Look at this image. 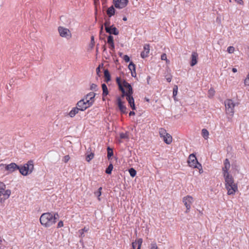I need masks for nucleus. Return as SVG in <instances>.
<instances>
[{
    "label": "nucleus",
    "instance_id": "412c9836",
    "mask_svg": "<svg viewBox=\"0 0 249 249\" xmlns=\"http://www.w3.org/2000/svg\"><path fill=\"white\" fill-rule=\"evenodd\" d=\"M104 74L105 77V82L108 83L111 80V75L109 71L107 69H104Z\"/></svg>",
    "mask_w": 249,
    "mask_h": 249
},
{
    "label": "nucleus",
    "instance_id": "603ef678",
    "mask_svg": "<svg viewBox=\"0 0 249 249\" xmlns=\"http://www.w3.org/2000/svg\"><path fill=\"white\" fill-rule=\"evenodd\" d=\"M96 73H97V75L99 76V77H100L101 75H100V72H101V71H100V67H98L96 69Z\"/></svg>",
    "mask_w": 249,
    "mask_h": 249
},
{
    "label": "nucleus",
    "instance_id": "2eb2a0df",
    "mask_svg": "<svg viewBox=\"0 0 249 249\" xmlns=\"http://www.w3.org/2000/svg\"><path fill=\"white\" fill-rule=\"evenodd\" d=\"M142 243V238H139L137 240L133 242L132 243V249H141Z\"/></svg>",
    "mask_w": 249,
    "mask_h": 249
},
{
    "label": "nucleus",
    "instance_id": "58836bf2",
    "mask_svg": "<svg viewBox=\"0 0 249 249\" xmlns=\"http://www.w3.org/2000/svg\"><path fill=\"white\" fill-rule=\"evenodd\" d=\"M178 88L177 86H175L173 88V97L174 98V100H176V96H177L178 94Z\"/></svg>",
    "mask_w": 249,
    "mask_h": 249
},
{
    "label": "nucleus",
    "instance_id": "bb28decb",
    "mask_svg": "<svg viewBox=\"0 0 249 249\" xmlns=\"http://www.w3.org/2000/svg\"><path fill=\"white\" fill-rule=\"evenodd\" d=\"M102 88L103 90L102 95L105 97L108 94V89L106 84L103 83L102 84Z\"/></svg>",
    "mask_w": 249,
    "mask_h": 249
},
{
    "label": "nucleus",
    "instance_id": "a19ab883",
    "mask_svg": "<svg viewBox=\"0 0 249 249\" xmlns=\"http://www.w3.org/2000/svg\"><path fill=\"white\" fill-rule=\"evenodd\" d=\"M6 188V185L5 184L0 181V194H2V192L4 191Z\"/></svg>",
    "mask_w": 249,
    "mask_h": 249
},
{
    "label": "nucleus",
    "instance_id": "3c124183",
    "mask_svg": "<svg viewBox=\"0 0 249 249\" xmlns=\"http://www.w3.org/2000/svg\"><path fill=\"white\" fill-rule=\"evenodd\" d=\"M70 159V156L69 155H66L63 157L62 161L65 163H67L69 160Z\"/></svg>",
    "mask_w": 249,
    "mask_h": 249
},
{
    "label": "nucleus",
    "instance_id": "de8ad7c7",
    "mask_svg": "<svg viewBox=\"0 0 249 249\" xmlns=\"http://www.w3.org/2000/svg\"><path fill=\"white\" fill-rule=\"evenodd\" d=\"M123 58L125 62H126V63L129 62H130V57H129V56L128 55H124V56H123Z\"/></svg>",
    "mask_w": 249,
    "mask_h": 249
},
{
    "label": "nucleus",
    "instance_id": "1a4fd4ad",
    "mask_svg": "<svg viewBox=\"0 0 249 249\" xmlns=\"http://www.w3.org/2000/svg\"><path fill=\"white\" fill-rule=\"evenodd\" d=\"M124 102L122 101L121 97H118L117 98V104L122 114H126V107L124 105Z\"/></svg>",
    "mask_w": 249,
    "mask_h": 249
},
{
    "label": "nucleus",
    "instance_id": "20e7f679",
    "mask_svg": "<svg viewBox=\"0 0 249 249\" xmlns=\"http://www.w3.org/2000/svg\"><path fill=\"white\" fill-rule=\"evenodd\" d=\"M188 162L189 166L191 167L197 169H199V167L201 168V164L198 161L194 153L190 155Z\"/></svg>",
    "mask_w": 249,
    "mask_h": 249
},
{
    "label": "nucleus",
    "instance_id": "69168bd1",
    "mask_svg": "<svg viewBox=\"0 0 249 249\" xmlns=\"http://www.w3.org/2000/svg\"><path fill=\"white\" fill-rule=\"evenodd\" d=\"M172 78L171 77H168L166 78V80L168 82H170L171 81Z\"/></svg>",
    "mask_w": 249,
    "mask_h": 249
},
{
    "label": "nucleus",
    "instance_id": "f3484780",
    "mask_svg": "<svg viewBox=\"0 0 249 249\" xmlns=\"http://www.w3.org/2000/svg\"><path fill=\"white\" fill-rule=\"evenodd\" d=\"M126 100L127 101L128 104L131 107V108L133 110H136V107H135V102H134V99L132 95H131L130 96H128V98H126Z\"/></svg>",
    "mask_w": 249,
    "mask_h": 249
},
{
    "label": "nucleus",
    "instance_id": "680f3d73",
    "mask_svg": "<svg viewBox=\"0 0 249 249\" xmlns=\"http://www.w3.org/2000/svg\"><path fill=\"white\" fill-rule=\"evenodd\" d=\"M102 49H103V51L105 52L107 50V48H106V44H105L104 45H103L102 46Z\"/></svg>",
    "mask_w": 249,
    "mask_h": 249
},
{
    "label": "nucleus",
    "instance_id": "49530a36",
    "mask_svg": "<svg viewBox=\"0 0 249 249\" xmlns=\"http://www.w3.org/2000/svg\"><path fill=\"white\" fill-rule=\"evenodd\" d=\"M234 48L233 47V46H229L227 48V52L229 53H232L234 52Z\"/></svg>",
    "mask_w": 249,
    "mask_h": 249
},
{
    "label": "nucleus",
    "instance_id": "b1692460",
    "mask_svg": "<svg viewBox=\"0 0 249 249\" xmlns=\"http://www.w3.org/2000/svg\"><path fill=\"white\" fill-rule=\"evenodd\" d=\"M226 112L228 115L231 116V117H228V120L231 121V117L233 116L234 113V108H232V107L230 108L229 107L226 109Z\"/></svg>",
    "mask_w": 249,
    "mask_h": 249
},
{
    "label": "nucleus",
    "instance_id": "aec40b11",
    "mask_svg": "<svg viewBox=\"0 0 249 249\" xmlns=\"http://www.w3.org/2000/svg\"><path fill=\"white\" fill-rule=\"evenodd\" d=\"M236 104L233 102L231 99H227L225 101V106L226 109L229 107L234 108Z\"/></svg>",
    "mask_w": 249,
    "mask_h": 249
},
{
    "label": "nucleus",
    "instance_id": "f704fd0d",
    "mask_svg": "<svg viewBox=\"0 0 249 249\" xmlns=\"http://www.w3.org/2000/svg\"><path fill=\"white\" fill-rule=\"evenodd\" d=\"M159 133L160 137L161 138H163L164 136H165V135H167V133L165 129L163 128H160L159 130Z\"/></svg>",
    "mask_w": 249,
    "mask_h": 249
},
{
    "label": "nucleus",
    "instance_id": "f8f14e48",
    "mask_svg": "<svg viewBox=\"0 0 249 249\" xmlns=\"http://www.w3.org/2000/svg\"><path fill=\"white\" fill-rule=\"evenodd\" d=\"M150 51V46L149 44H145L143 46V51L141 53V56L142 58H145L148 56Z\"/></svg>",
    "mask_w": 249,
    "mask_h": 249
},
{
    "label": "nucleus",
    "instance_id": "cd10ccee",
    "mask_svg": "<svg viewBox=\"0 0 249 249\" xmlns=\"http://www.w3.org/2000/svg\"><path fill=\"white\" fill-rule=\"evenodd\" d=\"M107 157L108 160H110L111 157L113 155V149L109 146L107 147Z\"/></svg>",
    "mask_w": 249,
    "mask_h": 249
},
{
    "label": "nucleus",
    "instance_id": "c85d7f7f",
    "mask_svg": "<svg viewBox=\"0 0 249 249\" xmlns=\"http://www.w3.org/2000/svg\"><path fill=\"white\" fill-rule=\"evenodd\" d=\"M202 136L204 138L205 140H207L209 138V131L205 128H203L202 129Z\"/></svg>",
    "mask_w": 249,
    "mask_h": 249
},
{
    "label": "nucleus",
    "instance_id": "ea45409f",
    "mask_svg": "<svg viewBox=\"0 0 249 249\" xmlns=\"http://www.w3.org/2000/svg\"><path fill=\"white\" fill-rule=\"evenodd\" d=\"M94 157V153H90V154L86 156V160L88 162H89Z\"/></svg>",
    "mask_w": 249,
    "mask_h": 249
},
{
    "label": "nucleus",
    "instance_id": "6ab92c4d",
    "mask_svg": "<svg viewBox=\"0 0 249 249\" xmlns=\"http://www.w3.org/2000/svg\"><path fill=\"white\" fill-rule=\"evenodd\" d=\"M123 84L124 87L128 89L127 92H128L129 94L132 95L133 93V90L131 85L124 80L123 81Z\"/></svg>",
    "mask_w": 249,
    "mask_h": 249
},
{
    "label": "nucleus",
    "instance_id": "423d86ee",
    "mask_svg": "<svg viewBox=\"0 0 249 249\" xmlns=\"http://www.w3.org/2000/svg\"><path fill=\"white\" fill-rule=\"evenodd\" d=\"M58 31L61 37H65L67 39L71 38V32L67 28L59 26L58 28Z\"/></svg>",
    "mask_w": 249,
    "mask_h": 249
},
{
    "label": "nucleus",
    "instance_id": "2f4dec72",
    "mask_svg": "<svg viewBox=\"0 0 249 249\" xmlns=\"http://www.w3.org/2000/svg\"><path fill=\"white\" fill-rule=\"evenodd\" d=\"M119 90L122 92V98H124V96L126 97V98H128V96H130L131 94H129V93L128 92H126L124 89V87H121L119 89Z\"/></svg>",
    "mask_w": 249,
    "mask_h": 249
},
{
    "label": "nucleus",
    "instance_id": "4c0bfd02",
    "mask_svg": "<svg viewBox=\"0 0 249 249\" xmlns=\"http://www.w3.org/2000/svg\"><path fill=\"white\" fill-rule=\"evenodd\" d=\"M102 190V188L101 187H100L98 190L94 193L95 195L98 197V200H100V196H101L102 193L101 191Z\"/></svg>",
    "mask_w": 249,
    "mask_h": 249
},
{
    "label": "nucleus",
    "instance_id": "e2e57ef3",
    "mask_svg": "<svg viewBox=\"0 0 249 249\" xmlns=\"http://www.w3.org/2000/svg\"><path fill=\"white\" fill-rule=\"evenodd\" d=\"M103 30V25H102L100 28V35L102 34Z\"/></svg>",
    "mask_w": 249,
    "mask_h": 249
},
{
    "label": "nucleus",
    "instance_id": "4468645a",
    "mask_svg": "<svg viewBox=\"0 0 249 249\" xmlns=\"http://www.w3.org/2000/svg\"><path fill=\"white\" fill-rule=\"evenodd\" d=\"M190 66L193 67L197 63L198 54L196 52H193L191 55Z\"/></svg>",
    "mask_w": 249,
    "mask_h": 249
},
{
    "label": "nucleus",
    "instance_id": "79ce46f5",
    "mask_svg": "<svg viewBox=\"0 0 249 249\" xmlns=\"http://www.w3.org/2000/svg\"><path fill=\"white\" fill-rule=\"evenodd\" d=\"M110 18L108 17L107 18L105 19V22L104 23L105 28L106 27H109L110 26H111L110 25Z\"/></svg>",
    "mask_w": 249,
    "mask_h": 249
},
{
    "label": "nucleus",
    "instance_id": "4be33fe9",
    "mask_svg": "<svg viewBox=\"0 0 249 249\" xmlns=\"http://www.w3.org/2000/svg\"><path fill=\"white\" fill-rule=\"evenodd\" d=\"M79 111H80V110L77 106L74 107L69 113V115L70 117L73 118L78 113Z\"/></svg>",
    "mask_w": 249,
    "mask_h": 249
},
{
    "label": "nucleus",
    "instance_id": "864d4df0",
    "mask_svg": "<svg viewBox=\"0 0 249 249\" xmlns=\"http://www.w3.org/2000/svg\"><path fill=\"white\" fill-rule=\"evenodd\" d=\"M5 164H0V171L5 170Z\"/></svg>",
    "mask_w": 249,
    "mask_h": 249
},
{
    "label": "nucleus",
    "instance_id": "13d9d810",
    "mask_svg": "<svg viewBox=\"0 0 249 249\" xmlns=\"http://www.w3.org/2000/svg\"><path fill=\"white\" fill-rule=\"evenodd\" d=\"M161 60H166V54L165 53H163L161 55Z\"/></svg>",
    "mask_w": 249,
    "mask_h": 249
},
{
    "label": "nucleus",
    "instance_id": "f257e3e1",
    "mask_svg": "<svg viewBox=\"0 0 249 249\" xmlns=\"http://www.w3.org/2000/svg\"><path fill=\"white\" fill-rule=\"evenodd\" d=\"M59 215L57 213H45L41 214L39 220L41 224L45 228H49L54 224L58 219Z\"/></svg>",
    "mask_w": 249,
    "mask_h": 249
},
{
    "label": "nucleus",
    "instance_id": "c03bdc74",
    "mask_svg": "<svg viewBox=\"0 0 249 249\" xmlns=\"http://www.w3.org/2000/svg\"><path fill=\"white\" fill-rule=\"evenodd\" d=\"M150 249H159L156 242H153L151 243L150 245Z\"/></svg>",
    "mask_w": 249,
    "mask_h": 249
},
{
    "label": "nucleus",
    "instance_id": "6e6d98bb",
    "mask_svg": "<svg viewBox=\"0 0 249 249\" xmlns=\"http://www.w3.org/2000/svg\"><path fill=\"white\" fill-rule=\"evenodd\" d=\"M97 3H99V0H94V4H95V14H97Z\"/></svg>",
    "mask_w": 249,
    "mask_h": 249
},
{
    "label": "nucleus",
    "instance_id": "338daca9",
    "mask_svg": "<svg viewBox=\"0 0 249 249\" xmlns=\"http://www.w3.org/2000/svg\"><path fill=\"white\" fill-rule=\"evenodd\" d=\"M144 101H145L146 102H149L150 101V100L149 99H148V98L147 97H145L144 99Z\"/></svg>",
    "mask_w": 249,
    "mask_h": 249
},
{
    "label": "nucleus",
    "instance_id": "5701e85b",
    "mask_svg": "<svg viewBox=\"0 0 249 249\" xmlns=\"http://www.w3.org/2000/svg\"><path fill=\"white\" fill-rule=\"evenodd\" d=\"M116 10L115 9L114 6L113 5L109 7L107 11V14L109 17V18H111L112 16H114L115 14Z\"/></svg>",
    "mask_w": 249,
    "mask_h": 249
},
{
    "label": "nucleus",
    "instance_id": "0eeeda50",
    "mask_svg": "<svg viewBox=\"0 0 249 249\" xmlns=\"http://www.w3.org/2000/svg\"><path fill=\"white\" fill-rule=\"evenodd\" d=\"M193 201V198L190 196H187L183 197V202L184 203V205L186 208V213H187L190 210Z\"/></svg>",
    "mask_w": 249,
    "mask_h": 249
},
{
    "label": "nucleus",
    "instance_id": "a18cd8bd",
    "mask_svg": "<svg viewBox=\"0 0 249 249\" xmlns=\"http://www.w3.org/2000/svg\"><path fill=\"white\" fill-rule=\"evenodd\" d=\"M90 89L91 90L97 91V85L95 84H92L90 85Z\"/></svg>",
    "mask_w": 249,
    "mask_h": 249
},
{
    "label": "nucleus",
    "instance_id": "09e8293b",
    "mask_svg": "<svg viewBox=\"0 0 249 249\" xmlns=\"http://www.w3.org/2000/svg\"><path fill=\"white\" fill-rule=\"evenodd\" d=\"M95 42H94V36H91V40H90V47L91 48H92L94 45Z\"/></svg>",
    "mask_w": 249,
    "mask_h": 249
},
{
    "label": "nucleus",
    "instance_id": "dca6fc26",
    "mask_svg": "<svg viewBox=\"0 0 249 249\" xmlns=\"http://www.w3.org/2000/svg\"><path fill=\"white\" fill-rule=\"evenodd\" d=\"M107 42L108 44L109 48L111 50L114 51L115 49V45L114 42L113 37L112 36L109 35L107 36Z\"/></svg>",
    "mask_w": 249,
    "mask_h": 249
},
{
    "label": "nucleus",
    "instance_id": "a211bd4d",
    "mask_svg": "<svg viewBox=\"0 0 249 249\" xmlns=\"http://www.w3.org/2000/svg\"><path fill=\"white\" fill-rule=\"evenodd\" d=\"M96 95V93L93 92H90L84 96V99L87 100L88 101H91L92 105L94 102V98Z\"/></svg>",
    "mask_w": 249,
    "mask_h": 249
},
{
    "label": "nucleus",
    "instance_id": "8fccbe9b",
    "mask_svg": "<svg viewBox=\"0 0 249 249\" xmlns=\"http://www.w3.org/2000/svg\"><path fill=\"white\" fill-rule=\"evenodd\" d=\"M244 84L246 86H249V72L248 73L246 78L244 80Z\"/></svg>",
    "mask_w": 249,
    "mask_h": 249
},
{
    "label": "nucleus",
    "instance_id": "393cba45",
    "mask_svg": "<svg viewBox=\"0 0 249 249\" xmlns=\"http://www.w3.org/2000/svg\"><path fill=\"white\" fill-rule=\"evenodd\" d=\"M163 140L165 143L169 144L172 142V137L169 134H167V135H165V136L163 137Z\"/></svg>",
    "mask_w": 249,
    "mask_h": 249
},
{
    "label": "nucleus",
    "instance_id": "052dcab7",
    "mask_svg": "<svg viewBox=\"0 0 249 249\" xmlns=\"http://www.w3.org/2000/svg\"><path fill=\"white\" fill-rule=\"evenodd\" d=\"M135 115V112L133 110L130 111V112L129 113V115L130 116Z\"/></svg>",
    "mask_w": 249,
    "mask_h": 249
},
{
    "label": "nucleus",
    "instance_id": "f03ea898",
    "mask_svg": "<svg viewBox=\"0 0 249 249\" xmlns=\"http://www.w3.org/2000/svg\"><path fill=\"white\" fill-rule=\"evenodd\" d=\"M225 181V187L228 191V195H234L238 190L237 184L234 183V179L232 176L229 173L223 174Z\"/></svg>",
    "mask_w": 249,
    "mask_h": 249
},
{
    "label": "nucleus",
    "instance_id": "c9c22d12",
    "mask_svg": "<svg viewBox=\"0 0 249 249\" xmlns=\"http://www.w3.org/2000/svg\"><path fill=\"white\" fill-rule=\"evenodd\" d=\"M120 137L121 139H129L128 132H126L125 133H121L120 134Z\"/></svg>",
    "mask_w": 249,
    "mask_h": 249
},
{
    "label": "nucleus",
    "instance_id": "7c9ffc66",
    "mask_svg": "<svg viewBox=\"0 0 249 249\" xmlns=\"http://www.w3.org/2000/svg\"><path fill=\"white\" fill-rule=\"evenodd\" d=\"M113 168V165L112 163H110L107 167L106 168L105 170V173L107 174L110 175L112 173V171Z\"/></svg>",
    "mask_w": 249,
    "mask_h": 249
},
{
    "label": "nucleus",
    "instance_id": "37998d69",
    "mask_svg": "<svg viewBox=\"0 0 249 249\" xmlns=\"http://www.w3.org/2000/svg\"><path fill=\"white\" fill-rule=\"evenodd\" d=\"M116 83H117V85H118L119 89L121 87H123L122 85V84H121V78H120V77H117L116 79Z\"/></svg>",
    "mask_w": 249,
    "mask_h": 249
},
{
    "label": "nucleus",
    "instance_id": "9b49d317",
    "mask_svg": "<svg viewBox=\"0 0 249 249\" xmlns=\"http://www.w3.org/2000/svg\"><path fill=\"white\" fill-rule=\"evenodd\" d=\"M106 31L107 33L109 34L110 35H118L119 33L117 28L115 27L113 25H111L109 27H106Z\"/></svg>",
    "mask_w": 249,
    "mask_h": 249
},
{
    "label": "nucleus",
    "instance_id": "4d7b16f0",
    "mask_svg": "<svg viewBox=\"0 0 249 249\" xmlns=\"http://www.w3.org/2000/svg\"><path fill=\"white\" fill-rule=\"evenodd\" d=\"M214 90H213V89H211L209 90V93L210 95H212V96H213V94H214Z\"/></svg>",
    "mask_w": 249,
    "mask_h": 249
},
{
    "label": "nucleus",
    "instance_id": "5fc2aeb1",
    "mask_svg": "<svg viewBox=\"0 0 249 249\" xmlns=\"http://www.w3.org/2000/svg\"><path fill=\"white\" fill-rule=\"evenodd\" d=\"M63 226V222L62 221H60L57 224V228H59L62 227Z\"/></svg>",
    "mask_w": 249,
    "mask_h": 249
},
{
    "label": "nucleus",
    "instance_id": "39448f33",
    "mask_svg": "<svg viewBox=\"0 0 249 249\" xmlns=\"http://www.w3.org/2000/svg\"><path fill=\"white\" fill-rule=\"evenodd\" d=\"M92 105V103L91 101H88L84 98L79 101L76 104V106L80 111H82L85 110L86 109L90 107Z\"/></svg>",
    "mask_w": 249,
    "mask_h": 249
},
{
    "label": "nucleus",
    "instance_id": "ddd939ff",
    "mask_svg": "<svg viewBox=\"0 0 249 249\" xmlns=\"http://www.w3.org/2000/svg\"><path fill=\"white\" fill-rule=\"evenodd\" d=\"M231 164L229 160L226 159L224 161V167H222L223 174L229 173V170L230 168Z\"/></svg>",
    "mask_w": 249,
    "mask_h": 249
},
{
    "label": "nucleus",
    "instance_id": "72a5a7b5",
    "mask_svg": "<svg viewBox=\"0 0 249 249\" xmlns=\"http://www.w3.org/2000/svg\"><path fill=\"white\" fill-rule=\"evenodd\" d=\"M89 229L86 227H84V228L80 230L79 231V232L80 233V237L83 238L85 236L84 232H87L88 231Z\"/></svg>",
    "mask_w": 249,
    "mask_h": 249
},
{
    "label": "nucleus",
    "instance_id": "c756f323",
    "mask_svg": "<svg viewBox=\"0 0 249 249\" xmlns=\"http://www.w3.org/2000/svg\"><path fill=\"white\" fill-rule=\"evenodd\" d=\"M11 195V190L9 189H7L5 190L2 192V195L3 196V199L6 200Z\"/></svg>",
    "mask_w": 249,
    "mask_h": 249
},
{
    "label": "nucleus",
    "instance_id": "0e129e2a",
    "mask_svg": "<svg viewBox=\"0 0 249 249\" xmlns=\"http://www.w3.org/2000/svg\"><path fill=\"white\" fill-rule=\"evenodd\" d=\"M232 71L233 72L235 73V72H236L237 71V70L235 68H232Z\"/></svg>",
    "mask_w": 249,
    "mask_h": 249
},
{
    "label": "nucleus",
    "instance_id": "a878e982",
    "mask_svg": "<svg viewBox=\"0 0 249 249\" xmlns=\"http://www.w3.org/2000/svg\"><path fill=\"white\" fill-rule=\"evenodd\" d=\"M132 66V71H131V76L133 77H136V65L132 61H130L129 63V67Z\"/></svg>",
    "mask_w": 249,
    "mask_h": 249
},
{
    "label": "nucleus",
    "instance_id": "e433bc0d",
    "mask_svg": "<svg viewBox=\"0 0 249 249\" xmlns=\"http://www.w3.org/2000/svg\"><path fill=\"white\" fill-rule=\"evenodd\" d=\"M128 171H129V174L131 177L134 178V177L136 176L137 172L134 168H130L128 170Z\"/></svg>",
    "mask_w": 249,
    "mask_h": 249
},
{
    "label": "nucleus",
    "instance_id": "473e14b6",
    "mask_svg": "<svg viewBox=\"0 0 249 249\" xmlns=\"http://www.w3.org/2000/svg\"><path fill=\"white\" fill-rule=\"evenodd\" d=\"M119 90L122 92V98H124V96L126 97V98H128V96H130L131 94H129V93L128 92H126L124 89V87H121L119 89Z\"/></svg>",
    "mask_w": 249,
    "mask_h": 249
},
{
    "label": "nucleus",
    "instance_id": "774afa93",
    "mask_svg": "<svg viewBox=\"0 0 249 249\" xmlns=\"http://www.w3.org/2000/svg\"><path fill=\"white\" fill-rule=\"evenodd\" d=\"M118 54L119 55L120 57H123V53L122 52H119L118 53Z\"/></svg>",
    "mask_w": 249,
    "mask_h": 249
},
{
    "label": "nucleus",
    "instance_id": "6e6552de",
    "mask_svg": "<svg viewBox=\"0 0 249 249\" xmlns=\"http://www.w3.org/2000/svg\"><path fill=\"white\" fill-rule=\"evenodd\" d=\"M128 0H113L114 6L118 9L124 8L127 5Z\"/></svg>",
    "mask_w": 249,
    "mask_h": 249
},
{
    "label": "nucleus",
    "instance_id": "7ed1b4c3",
    "mask_svg": "<svg viewBox=\"0 0 249 249\" xmlns=\"http://www.w3.org/2000/svg\"><path fill=\"white\" fill-rule=\"evenodd\" d=\"M34 169V161L30 160L27 163L19 165L18 171L19 173L23 176H26L31 174Z\"/></svg>",
    "mask_w": 249,
    "mask_h": 249
},
{
    "label": "nucleus",
    "instance_id": "9d476101",
    "mask_svg": "<svg viewBox=\"0 0 249 249\" xmlns=\"http://www.w3.org/2000/svg\"><path fill=\"white\" fill-rule=\"evenodd\" d=\"M18 168L19 165L15 162H12L5 165V170L7 171L9 173H12L17 170H18Z\"/></svg>",
    "mask_w": 249,
    "mask_h": 249
},
{
    "label": "nucleus",
    "instance_id": "bf43d9fd",
    "mask_svg": "<svg viewBox=\"0 0 249 249\" xmlns=\"http://www.w3.org/2000/svg\"><path fill=\"white\" fill-rule=\"evenodd\" d=\"M237 3L239 4H243V0H234Z\"/></svg>",
    "mask_w": 249,
    "mask_h": 249
}]
</instances>
